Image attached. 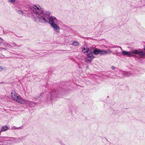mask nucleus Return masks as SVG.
Wrapping results in <instances>:
<instances>
[{"label":"nucleus","instance_id":"nucleus-23","mask_svg":"<svg viewBox=\"0 0 145 145\" xmlns=\"http://www.w3.org/2000/svg\"><path fill=\"white\" fill-rule=\"evenodd\" d=\"M3 46H5V45H4Z\"/></svg>","mask_w":145,"mask_h":145},{"label":"nucleus","instance_id":"nucleus-21","mask_svg":"<svg viewBox=\"0 0 145 145\" xmlns=\"http://www.w3.org/2000/svg\"><path fill=\"white\" fill-rule=\"evenodd\" d=\"M144 50H145V45L144 46Z\"/></svg>","mask_w":145,"mask_h":145},{"label":"nucleus","instance_id":"nucleus-12","mask_svg":"<svg viewBox=\"0 0 145 145\" xmlns=\"http://www.w3.org/2000/svg\"><path fill=\"white\" fill-rule=\"evenodd\" d=\"M104 51L105 52L104 53V55L107 54H110L112 53V51L110 50H104Z\"/></svg>","mask_w":145,"mask_h":145},{"label":"nucleus","instance_id":"nucleus-20","mask_svg":"<svg viewBox=\"0 0 145 145\" xmlns=\"http://www.w3.org/2000/svg\"><path fill=\"white\" fill-rule=\"evenodd\" d=\"M114 67L113 66H112V68L113 69H114Z\"/></svg>","mask_w":145,"mask_h":145},{"label":"nucleus","instance_id":"nucleus-14","mask_svg":"<svg viewBox=\"0 0 145 145\" xmlns=\"http://www.w3.org/2000/svg\"><path fill=\"white\" fill-rule=\"evenodd\" d=\"M13 128L15 129H21L22 128L21 127H16L14 126L13 127Z\"/></svg>","mask_w":145,"mask_h":145},{"label":"nucleus","instance_id":"nucleus-5","mask_svg":"<svg viewBox=\"0 0 145 145\" xmlns=\"http://www.w3.org/2000/svg\"><path fill=\"white\" fill-rule=\"evenodd\" d=\"M48 22L50 25L56 23L57 21V20L54 16H51L50 17H48Z\"/></svg>","mask_w":145,"mask_h":145},{"label":"nucleus","instance_id":"nucleus-15","mask_svg":"<svg viewBox=\"0 0 145 145\" xmlns=\"http://www.w3.org/2000/svg\"><path fill=\"white\" fill-rule=\"evenodd\" d=\"M45 14L47 15V17H48V16L50 14V12L48 11H46V13Z\"/></svg>","mask_w":145,"mask_h":145},{"label":"nucleus","instance_id":"nucleus-18","mask_svg":"<svg viewBox=\"0 0 145 145\" xmlns=\"http://www.w3.org/2000/svg\"><path fill=\"white\" fill-rule=\"evenodd\" d=\"M3 69V68L0 66V71H1Z\"/></svg>","mask_w":145,"mask_h":145},{"label":"nucleus","instance_id":"nucleus-13","mask_svg":"<svg viewBox=\"0 0 145 145\" xmlns=\"http://www.w3.org/2000/svg\"><path fill=\"white\" fill-rule=\"evenodd\" d=\"M17 13L21 15H23V12L21 10H18L17 11Z\"/></svg>","mask_w":145,"mask_h":145},{"label":"nucleus","instance_id":"nucleus-4","mask_svg":"<svg viewBox=\"0 0 145 145\" xmlns=\"http://www.w3.org/2000/svg\"><path fill=\"white\" fill-rule=\"evenodd\" d=\"M94 58L93 53L90 50L88 53L87 54V57L86 58V60L87 62H91L92 59Z\"/></svg>","mask_w":145,"mask_h":145},{"label":"nucleus","instance_id":"nucleus-19","mask_svg":"<svg viewBox=\"0 0 145 145\" xmlns=\"http://www.w3.org/2000/svg\"><path fill=\"white\" fill-rule=\"evenodd\" d=\"M0 49H2V50H5V48H0Z\"/></svg>","mask_w":145,"mask_h":145},{"label":"nucleus","instance_id":"nucleus-11","mask_svg":"<svg viewBox=\"0 0 145 145\" xmlns=\"http://www.w3.org/2000/svg\"><path fill=\"white\" fill-rule=\"evenodd\" d=\"M79 43L76 41H74L72 43V45L74 46H78L79 45Z\"/></svg>","mask_w":145,"mask_h":145},{"label":"nucleus","instance_id":"nucleus-2","mask_svg":"<svg viewBox=\"0 0 145 145\" xmlns=\"http://www.w3.org/2000/svg\"><path fill=\"white\" fill-rule=\"evenodd\" d=\"M121 54L123 56H127L129 57H133L134 54H138L142 57L145 56V53L142 50L140 49L133 50L128 52L123 50Z\"/></svg>","mask_w":145,"mask_h":145},{"label":"nucleus","instance_id":"nucleus-3","mask_svg":"<svg viewBox=\"0 0 145 145\" xmlns=\"http://www.w3.org/2000/svg\"><path fill=\"white\" fill-rule=\"evenodd\" d=\"M36 18L39 22L44 24L48 22V17L45 14L44 11L41 10L40 12H36Z\"/></svg>","mask_w":145,"mask_h":145},{"label":"nucleus","instance_id":"nucleus-10","mask_svg":"<svg viewBox=\"0 0 145 145\" xmlns=\"http://www.w3.org/2000/svg\"><path fill=\"white\" fill-rule=\"evenodd\" d=\"M9 128V127L7 125L3 126L1 127L0 131L1 133L2 132L5 131L7 130Z\"/></svg>","mask_w":145,"mask_h":145},{"label":"nucleus","instance_id":"nucleus-8","mask_svg":"<svg viewBox=\"0 0 145 145\" xmlns=\"http://www.w3.org/2000/svg\"><path fill=\"white\" fill-rule=\"evenodd\" d=\"M33 8L35 10L34 11L33 13L35 15L36 14V12H40L41 10L44 11L43 9L39 5H34L33 7Z\"/></svg>","mask_w":145,"mask_h":145},{"label":"nucleus","instance_id":"nucleus-9","mask_svg":"<svg viewBox=\"0 0 145 145\" xmlns=\"http://www.w3.org/2000/svg\"><path fill=\"white\" fill-rule=\"evenodd\" d=\"M82 51L84 53H88L89 51L88 48L86 46H84L82 48Z\"/></svg>","mask_w":145,"mask_h":145},{"label":"nucleus","instance_id":"nucleus-22","mask_svg":"<svg viewBox=\"0 0 145 145\" xmlns=\"http://www.w3.org/2000/svg\"><path fill=\"white\" fill-rule=\"evenodd\" d=\"M120 48H121V49H122V48H121V47H120Z\"/></svg>","mask_w":145,"mask_h":145},{"label":"nucleus","instance_id":"nucleus-17","mask_svg":"<svg viewBox=\"0 0 145 145\" xmlns=\"http://www.w3.org/2000/svg\"><path fill=\"white\" fill-rule=\"evenodd\" d=\"M3 42V39L0 37V43H1Z\"/></svg>","mask_w":145,"mask_h":145},{"label":"nucleus","instance_id":"nucleus-16","mask_svg":"<svg viewBox=\"0 0 145 145\" xmlns=\"http://www.w3.org/2000/svg\"><path fill=\"white\" fill-rule=\"evenodd\" d=\"M8 1L11 3H13L14 2L15 0H8Z\"/></svg>","mask_w":145,"mask_h":145},{"label":"nucleus","instance_id":"nucleus-1","mask_svg":"<svg viewBox=\"0 0 145 145\" xmlns=\"http://www.w3.org/2000/svg\"><path fill=\"white\" fill-rule=\"evenodd\" d=\"M11 96L12 99L15 102L22 104H27L29 103L30 101L27 100L23 99L20 96L18 95L16 91L12 90Z\"/></svg>","mask_w":145,"mask_h":145},{"label":"nucleus","instance_id":"nucleus-6","mask_svg":"<svg viewBox=\"0 0 145 145\" xmlns=\"http://www.w3.org/2000/svg\"><path fill=\"white\" fill-rule=\"evenodd\" d=\"M105 52L104 51V50L95 49L93 50V53L95 55H98L99 54L103 55H104Z\"/></svg>","mask_w":145,"mask_h":145},{"label":"nucleus","instance_id":"nucleus-7","mask_svg":"<svg viewBox=\"0 0 145 145\" xmlns=\"http://www.w3.org/2000/svg\"><path fill=\"white\" fill-rule=\"evenodd\" d=\"M50 26L56 32L58 33L59 32L60 28L58 25L56 23L51 25Z\"/></svg>","mask_w":145,"mask_h":145}]
</instances>
